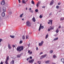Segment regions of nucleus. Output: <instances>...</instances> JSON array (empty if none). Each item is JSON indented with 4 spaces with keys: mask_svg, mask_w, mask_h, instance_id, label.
<instances>
[{
    "mask_svg": "<svg viewBox=\"0 0 64 64\" xmlns=\"http://www.w3.org/2000/svg\"><path fill=\"white\" fill-rule=\"evenodd\" d=\"M61 61L62 62H63V63H64V59L62 58L61 59Z\"/></svg>",
    "mask_w": 64,
    "mask_h": 64,
    "instance_id": "nucleus-15",
    "label": "nucleus"
},
{
    "mask_svg": "<svg viewBox=\"0 0 64 64\" xmlns=\"http://www.w3.org/2000/svg\"><path fill=\"white\" fill-rule=\"evenodd\" d=\"M32 52H31L29 54H32Z\"/></svg>",
    "mask_w": 64,
    "mask_h": 64,
    "instance_id": "nucleus-48",
    "label": "nucleus"
},
{
    "mask_svg": "<svg viewBox=\"0 0 64 64\" xmlns=\"http://www.w3.org/2000/svg\"><path fill=\"white\" fill-rule=\"evenodd\" d=\"M15 47V45H12V47H14H14Z\"/></svg>",
    "mask_w": 64,
    "mask_h": 64,
    "instance_id": "nucleus-45",
    "label": "nucleus"
},
{
    "mask_svg": "<svg viewBox=\"0 0 64 64\" xmlns=\"http://www.w3.org/2000/svg\"><path fill=\"white\" fill-rule=\"evenodd\" d=\"M50 61V60H47L45 62V63L46 64H48V63H49Z\"/></svg>",
    "mask_w": 64,
    "mask_h": 64,
    "instance_id": "nucleus-16",
    "label": "nucleus"
},
{
    "mask_svg": "<svg viewBox=\"0 0 64 64\" xmlns=\"http://www.w3.org/2000/svg\"><path fill=\"white\" fill-rule=\"evenodd\" d=\"M0 45H1V44L0 43Z\"/></svg>",
    "mask_w": 64,
    "mask_h": 64,
    "instance_id": "nucleus-64",
    "label": "nucleus"
},
{
    "mask_svg": "<svg viewBox=\"0 0 64 64\" xmlns=\"http://www.w3.org/2000/svg\"><path fill=\"white\" fill-rule=\"evenodd\" d=\"M28 38V36H26V39H27Z\"/></svg>",
    "mask_w": 64,
    "mask_h": 64,
    "instance_id": "nucleus-49",
    "label": "nucleus"
},
{
    "mask_svg": "<svg viewBox=\"0 0 64 64\" xmlns=\"http://www.w3.org/2000/svg\"><path fill=\"white\" fill-rule=\"evenodd\" d=\"M2 41V39L0 38V43H1V42Z\"/></svg>",
    "mask_w": 64,
    "mask_h": 64,
    "instance_id": "nucleus-39",
    "label": "nucleus"
},
{
    "mask_svg": "<svg viewBox=\"0 0 64 64\" xmlns=\"http://www.w3.org/2000/svg\"><path fill=\"white\" fill-rule=\"evenodd\" d=\"M37 62L38 63H41V62L40 61H38Z\"/></svg>",
    "mask_w": 64,
    "mask_h": 64,
    "instance_id": "nucleus-34",
    "label": "nucleus"
},
{
    "mask_svg": "<svg viewBox=\"0 0 64 64\" xmlns=\"http://www.w3.org/2000/svg\"><path fill=\"white\" fill-rule=\"evenodd\" d=\"M10 36L12 38H14V36L10 35Z\"/></svg>",
    "mask_w": 64,
    "mask_h": 64,
    "instance_id": "nucleus-25",
    "label": "nucleus"
},
{
    "mask_svg": "<svg viewBox=\"0 0 64 64\" xmlns=\"http://www.w3.org/2000/svg\"><path fill=\"white\" fill-rule=\"evenodd\" d=\"M54 26H52V27H51L50 28V29L51 30H53V29H54Z\"/></svg>",
    "mask_w": 64,
    "mask_h": 64,
    "instance_id": "nucleus-19",
    "label": "nucleus"
},
{
    "mask_svg": "<svg viewBox=\"0 0 64 64\" xmlns=\"http://www.w3.org/2000/svg\"><path fill=\"white\" fill-rule=\"evenodd\" d=\"M58 28H61V26H59L58 27Z\"/></svg>",
    "mask_w": 64,
    "mask_h": 64,
    "instance_id": "nucleus-51",
    "label": "nucleus"
},
{
    "mask_svg": "<svg viewBox=\"0 0 64 64\" xmlns=\"http://www.w3.org/2000/svg\"><path fill=\"white\" fill-rule=\"evenodd\" d=\"M60 4H60V3H58V5H60Z\"/></svg>",
    "mask_w": 64,
    "mask_h": 64,
    "instance_id": "nucleus-53",
    "label": "nucleus"
},
{
    "mask_svg": "<svg viewBox=\"0 0 64 64\" xmlns=\"http://www.w3.org/2000/svg\"><path fill=\"white\" fill-rule=\"evenodd\" d=\"M23 42L22 41V40L21 41H20V44H22V43Z\"/></svg>",
    "mask_w": 64,
    "mask_h": 64,
    "instance_id": "nucleus-29",
    "label": "nucleus"
},
{
    "mask_svg": "<svg viewBox=\"0 0 64 64\" xmlns=\"http://www.w3.org/2000/svg\"><path fill=\"white\" fill-rule=\"evenodd\" d=\"M2 10L3 12H6V8L5 7H3L2 8Z\"/></svg>",
    "mask_w": 64,
    "mask_h": 64,
    "instance_id": "nucleus-8",
    "label": "nucleus"
},
{
    "mask_svg": "<svg viewBox=\"0 0 64 64\" xmlns=\"http://www.w3.org/2000/svg\"><path fill=\"white\" fill-rule=\"evenodd\" d=\"M23 14H20V18H22V16H23Z\"/></svg>",
    "mask_w": 64,
    "mask_h": 64,
    "instance_id": "nucleus-20",
    "label": "nucleus"
},
{
    "mask_svg": "<svg viewBox=\"0 0 64 64\" xmlns=\"http://www.w3.org/2000/svg\"><path fill=\"white\" fill-rule=\"evenodd\" d=\"M22 39L24 40L25 39V36H22Z\"/></svg>",
    "mask_w": 64,
    "mask_h": 64,
    "instance_id": "nucleus-31",
    "label": "nucleus"
},
{
    "mask_svg": "<svg viewBox=\"0 0 64 64\" xmlns=\"http://www.w3.org/2000/svg\"><path fill=\"white\" fill-rule=\"evenodd\" d=\"M48 34H47L46 36V39H47L48 37Z\"/></svg>",
    "mask_w": 64,
    "mask_h": 64,
    "instance_id": "nucleus-24",
    "label": "nucleus"
},
{
    "mask_svg": "<svg viewBox=\"0 0 64 64\" xmlns=\"http://www.w3.org/2000/svg\"><path fill=\"white\" fill-rule=\"evenodd\" d=\"M26 25L27 26H31V24L30 23V22L27 21L26 22Z\"/></svg>",
    "mask_w": 64,
    "mask_h": 64,
    "instance_id": "nucleus-2",
    "label": "nucleus"
},
{
    "mask_svg": "<svg viewBox=\"0 0 64 64\" xmlns=\"http://www.w3.org/2000/svg\"><path fill=\"white\" fill-rule=\"evenodd\" d=\"M24 49L23 46H19L18 47L16 48V50L18 51L21 52L22 50H23Z\"/></svg>",
    "mask_w": 64,
    "mask_h": 64,
    "instance_id": "nucleus-1",
    "label": "nucleus"
},
{
    "mask_svg": "<svg viewBox=\"0 0 64 64\" xmlns=\"http://www.w3.org/2000/svg\"><path fill=\"white\" fill-rule=\"evenodd\" d=\"M8 48L9 49H11L12 48L10 46V44H8Z\"/></svg>",
    "mask_w": 64,
    "mask_h": 64,
    "instance_id": "nucleus-11",
    "label": "nucleus"
},
{
    "mask_svg": "<svg viewBox=\"0 0 64 64\" xmlns=\"http://www.w3.org/2000/svg\"><path fill=\"white\" fill-rule=\"evenodd\" d=\"M44 28V26H42V24H41L39 27V28L38 29V31H40V30H41V28L42 29H43Z\"/></svg>",
    "mask_w": 64,
    "mask_h": 64,
    "instance_id": "nucleus-3",
    "label": "nucleus"
},
{
    "mask_svg": "<svg viewBox=\"0 0 64 64\" xmlns=\"http://www.w3.org/2000/svg\"><path fill=\"white\" fill-rule=\"evenodd\" d=\"M9 14H12V12H9Z\"/></svg>",
    "mask_w": 64,
    "mask_h": 64,
    "instance_id": "nucleus-38",
    "label": "nucleus"
},
{
    "mask_svg": "<svg viewBox=\"0 0 64 64\" xmlns=\"http://www.w3.org/2000/svg\"><path fill=\"white\" fill-rule=\"evenodd\" d=\"M30 45L29 44H28V46L29 47Z\"/></svg>",
    "mask_w": 64,
    "mask_h": 64,
    "instance_id": "nucleus-58",
    "label": "nucleus"
},
{
    "mask_svg": "<svg viewBox=\"0 0 64 64\" xmlns=\"http://www.w3.org/2000/svg\"><path fill=\"white\" fill-rule=\"evenodd\" d=\"M35 11L36 12H38V9H36L35 10Z\"/></svg>",
    "mask_w": 64,
    "mask_h": 64,
    "instance_id": "nucleus-27",
    "label": "nucleus"
},
{
    "mask_svg": "<svg viewBox=\"0 0 64 64\" xmlns=\"http://www.w3.org/2000/svg\"><path fill=\"white\" fill-rule=\"evenodd\" d=\"M40 18H42V16L41 15H40Z\"/></svg>",
    "mask_w": 64,
    "mask_h": 64,
    "instance_id": "nucleus-33",
    "label": "nucleus"
},
{
    "mask_svg": "<svg viewBox=\"0 0 64 64\" xmlns=\"http://www.w3.org/2000/svg\"><path fill=\"white\" fill-rule=\"evenodd\" d=\"M54 3V0H52L50 2V5H53V4Z\"/></svg>",
    "mask_w": 64,
    "mask_h": 64,
    "instance_id": "nucleus-7",
    "label": "nucleus"
},
{
    "mask_svg": "<svg viewBox=\"0 0 64 64\" xmlns=\"http://www.w3.org/2000/svg\"><path fill=\"white\" fill-rule=\"evenodd\" d=\"M42 58H42V57H41V58H40V59H42Z\"/></svg>",
    "mask_w": 64,
    "mask_h": 64,
    "instance_id": "nucleus-56",
    "label": "nucleus"
},
{
    "mask_svg": "<svg viewBox=\"0 0 64 64\" xmlns=\"http://www.w3.org/2000/svg\"><path fill=\"white\" fill-rule=\"evenodd\" d=\"M46 56H47V54H45L44 55V56H41V57H42V58H45V57H46Z\"/></svg>",
    "mask_w": 64,
    "mask_h": 64,
    "instance_id": "nucleus-10",
    "label": "nucleus"
},
{
    "mask_svg": "<svg viewBox=\"0 0 64 64\" xmlns=\"http://www.w3.org/2000/svg\"><path fill=\"white\" fill-rule=\"evenodd\" d=\"M32 20L33 22H35L36 21V20L35 19V18L34 17L32 18Z\"/></svg>",
    "mask_w": 64,
    "mask_h": 64,
    "instance_id": "nucleus-14",
    "label": "nucleus"
},
{
    "mask_svg": "<svg viewBox=\"0 0 64 64\" xmlns=\"http://www.w3.org/2000/svg\"><path fill=\"white\" fill-rule=\"evenodd\" d=\"M34 59H32L30 60H29L28 62L30 63H33V62H34Z\"/></svg>",
    "mask_w": 64,
    "mask_h": 64,
    "instance_id": "nucleus-6",
    "label": "nucleus"
},
{
    "mask_svg": "<svg viewBox=\"0 0 64 64\" xmlns=\"http://www.w3.org/2000/svg\"><path fill=\"white\" fill-rule=\"evenodd\" d=\"M34 64H36V63H34Z\"/></svg>",
    "mask_w": 64,
    "mask_h": 64,
    "instance_id": "nucleus-63",
    "label": "nucleus"
},
{
    "mask_svg": "<svg viewBox=\"0 0 64 64\" xmlns=\"http://www.w3.org/2000/svg\"><path fill=\"white\" fill-rule=\"evenodd\" d=\"M53 51L52 50H51L50 51V53H51V54H52V53H53Z\"/></svg>",
    "mask_w": 64,
    "mask_h": 64,
    "instance_id": "nucleus-28",
    "label": "nucleus"
},
{
    "mask_svg": "<svg viewBox=\"0 0 64 64\" xmlns=\"http://www.w3.org/2000/svg\"><path fill=\"white\" fill-rule=\"evenodd\" d=\"M1 5H4L5 4V1L4 0H2L1 3Z\"/></svg>",
    "mask_w": 64,
    "mask_h": 64,
    "instance_id": "nucleus-9",
    "label": "nucleus"
},
{
    "mask_svg": "<svg viewBox=\"0 0 64 64\" xmlns=\"http://www.w3.org/2000/svg\"><path fill=\"white\" fill-rule=\"evenodd\" d=\"M29 58H27L26 59V60L27 61H28V60H29Z\"/></svg>",
    "mask_w": 64,
    "mask_h": 64,
    "instance_id": "nucleus-47",
    "label": "nucleus"
},
{
    "mask_svg": "<svg viewBox=\"0 0 64 64\" xmlns=\"http://www.w3.org/2000/svg\"><path fill=\"white\" fill-rule=\"evenodd\" d=\"M2 17H4V16H5V13H4V12H3L2 13Z\"/></svg>",
    "mask_w": 64,
    "mask_h": 64,
    "instance_id": "nucleus-12",
    "label": "nucleus"
},
{
    "mask_svg": "<svg viewBox=\"0 0 64 64\" xmlns=\"http://www.w3.org/2000/svg\"><path fill=\"white\" fill-rule=\"evenodd\" d=\"M58 38L57 37L56 38H54V41H56V40H58Z\"/></svg>",
    "mask_w": 64,
    "mask_h": 64,
    "instance_id": "nucleus-18",
    "label": "nucleus"
},
{
    "mask_svg": "<svg viewBox=\"0 0 64 64\" xmlns=\"http://www.w3.org/2000/svg\"><path fill=\"white\" fill-rule=\"evenodd\" d=\"M59 8V6H57L56 7V9H58Z\"/></svg>",
    "mask_w": 64,
    "mask_h": 64,
    "instance_id": "nucleus-30",
    "label": "nucleus"
},
{
    "mask_svg": "<svg viewBox=\"0 0 64 64\" xmlns=\"http://www.w3.org/2000/svg\"><path fill=\"white\" fill-rule=\"evenodd\" d=\"M26 10H27V8H26Z\"/></svg>",
    "mask_w": 64,
    "mask_h": 64,
    "instance_id": "nucleus-60",
    "label": "nucleus"
},
{
    "mask_svg": "<svg viewBox=\"0 0 64 64\" xmlns=\"http://www.w3.org/2000/svg\"><path fill=\"white\" fill-rule=\"evenodd\" d=\"M50 22H48V24H50Z\"/></svg>",
    "mask_w": 64,
    "mask_h": 64,
    "instance_id": "nucleus-55",
    "label": "nucleus"
},
{
    "mask_svg": "<svg viewBox=\"0 0 64 64\" xmlns=\"http://www.w3.org/2000/svg\"><path fill=\"white\" fill-rule=\"evenodd\" d=\"M29 10H31V8H30L29 9Z\"/></svg>",
    "mask_w": 64,
    "mask_h": 64,
    "instance_id": "nucleus-52",
    "label": "nucleus"
},
{
    "mask_svg": "<svg viewBox=\"0 0 64 64\" xmlns=\"http://www.w3.org/2000/svg\"><path fill=\"white\" fill-rule=\"evenodd\" d=\"M18 6H20V4H19Z\"/></svg>",
    "mask_w": 64,
    "mask_h": 64,
    "instance_id": "nucleus-62",
    "label": "nucleus"
},
{
    "mask_svg": "<svg viewBox=\"0 0 64 64\" xmlns=\"http://www.w3.org/2000/svg\"><path fill=\"white\" fill-rule=\"evenodd\" d=\"M52 64H56L55 63H53Z\"/></svg>",
    "mask_w": 64,
    "mask_h": 64,
    "instance_id": "nucleus-61",
    "label": "nucleus"
},
{
    "mask_svg": "<svg viewBox=\"0 0 64 64\" xmlns=\"http://www.w3.org/2000/svg\"><path fill=\"white\" fill-rule=\"evenodd\" d=\"M59 31L58 30V28H57L56 30V32L57 33H58Z\"/></svg>",
    "mask_w": 64,
    "mask_h": 64,
    "instance_id": "nucleus-17",
    "label": "nucleus"
},
{
    "mask_svg": "<svg viewBox=\"0 0 64 64\" xmlns=\"http://www.w3.org/2000/svg\"><path fill=\"white\" fill-rule=\"evenodd\" d=\"M43 8H45V6H44L42 7Z\"/></svg>",
    "mask_w": 64,
    "mask_h": 64,
    "instance_id": "nucleus-50",
    "label": "nucleus"
},
{
    "mask_svg": "<svg viewBox=\"0 0 64 64\" xmlns=\"http://www.w3.org/2000/svg\"><path fill=\"white\" fill-rule=\"evenodd\" d=\"M56 36V34H55L54 35V36Z\"/></svg>",
    "mask_w": 64,
    "mask_h": 64,
    "instance_id": "nucleus-57",
    "label": "nucleus"
},
{
    "mask_svg": "<svg viewBox=\"0 0 64 64\" xmlns=\"http://www.w3.org/2000/svg\"><path fill=\"white\" fill-rule=\"evenodd\" d=\"M43 54V52H42L40 53V55H41V54Z\"/></svg>",
    "mask_w": 64,
    "mask_h": 64,
    "instance_id": "nucleus-42",
    "label": "nucleus"
},
{
    "mask_svg": "<svg viewBox=\"0 0 64 64\" xmlns=\"http://www.w3.org/2000/svg\"><path fill=\"white\" fill-rule=\"evenodd\" d=\"M17 57H21V54H18L17 56Z\"/></svg>",
    "mask_w": 64,
    "mask_h": 64,
    "instance_id": "nucleus-21",
    "label": "nucleus"
},
{
    "mask_svg": "<svg viewBox=\"0 0 64 64\" xmlns=\"http://www.w3.org/2000/svg\"><path fill=\"white\" fill-rule=\"evenodd\" d=\"M54 58H56V56H55V55H54L53 56Z\"/></svg>",
    "mask_w": 64,
    "mask_h": 64,
    "instance_id": "nucleus-37",
    "label": "nucleus"
},
{
    "mask_svg": "<svg viewBox=\"0 0 64 64\" xmlns=\"http://www.w3.org/2000/svg\"><path fill=\"white\" fill-rule=\"evenodd\" d=\"M30 59H32V56H30Z\"/></svg>",
    "mask_w": 64,
    "mask_h": 64,
    "instance_id": "nucleus-43",
    "label": "nucleus"
},
{
    "mask_svg": "<svg viewBox=\"0 0 64 64\" xmlns=\"http://www.w3.org/2000/svg\"><path fill=\"white\" fill-rule=\"evenodd\" d=\"M22 3L26 4H27V3H26V2H27L28 1V0H22Z\"/></svg>",
    "mask_w": 64,
    "mask_h": 64,
    "instance_id": "nucleus-4",
    "label": "nucleus"
},
{
    "mask_svg": "<svg viewBox=\"0 0 64 64\" xmlns=\"http://www.w3.org/2000/svg\"><path fill=\"white\" fill-rule=\"evenodd\" d=\"M50 24H51V25H52V22H50Z\"/></svg>",
    "mask_w": 64,
    "mask_h": 64,
    "instance_id": "nucleus-54",
    "label": "nucleus"
},
{
    "mask_svg": "<svg viewBox=\"0 0 64 64\" xmlns=\"http://www.w3.org/2000/svg\"><path fill=\"white\" fill-rule=\"evenodd\" d=\"M64 20V18H60V20Z\"/></svg>",
    "mask_w": 64,
    "mask_h": 64,
    "instance_id": "nucleus-23",
    "label": "nucleus"
},
{
    "mask_svg": "<svg viewBox=\"0 0 64 64\" xmlns=\"http://www.w3.org/2000/svg\"><path fill=\"white\" fill-rule=\"evenodd\" d=\"M51 30V28H48V31H50Z\"/></svg>",
    "mask_w": 64,
    "mask_h": 64,
    "instance_id": "nucleus-32",
    "label": "nucleus"
},
{
    "mask_svg": "<svg viewBox=\"0 0 64 64\" xmlns=\"http://www.w3.org/2000/svg\"><path fill=\"white\" fill-rule=\"evenodd\" d=\"M39 3H40L39 2H38V3L36 4V6L37 7H38V6H39Z\"/></svg>",
    "mask_w": 64,
    "mask_h": 64,
    "instance_id": "nucleus-22",
    "label": "nucleus"
},
{
    "mask_svg": "<svg viewBox=\"0 0 64 64\" xmlns=\"http://www.w3.org/2000/svg\"><path fill=\"white\" fill-rule=\"evenodd\" d=\"M30 12H31V13H33V11L32 10L30 11Z\"/></svg>",
    "mask_w": 64,
    "mask_h": 64,
    "instance_id": "nucleus-36",
    "label": "nucleus"
},
{
    "mask_svg": "<svg viewBox=\"0 0 64 64\" xmlns=\"http://www.w3.org/2000/svg\"><path fill=\"white\" fill-rule=\"evenodd\" d=\"M22 20H24V18H22Z\"/></svg>",
    "mask_w": 64,
    "mask_h": 64,
    "instance_id": "nucleus-59",
    "label": "nucleus"
},
{
    "mask_svg": "<svg viewBox=\"0 0 64 64\" xmlns=\"http://www.w3.org/2000/svg\"><path fill=\"white\" fill-rule=\"evenodd\" d=\"M43 43H44V42L42 41L40 43H39L38 44L39 46H42Z\"/></svg>",
    "mask_w": 64,
    "mask_h": 64,
    "instance_id": "nucleus-5",
    "label": "nucleus"
},
{
    "mask_svg": "<svg viewBox=\"0 0 64 64\" xmlns=\"http://www.w3.org/2000/svg\"><path fill=\"white\" fill-rule=\"evenodd\" d=\"M30 50H29L28 51V53L29 54L30 53Z\"/></svg>",
    "mask_w": 64,
    "mask_h": 64,
    "instance_id": "nucleus-40",
    "label": "nucleus"
},
{
    "mask_svg": "<svg viewBox=\"0 0 64 64\" xmlns=\"http://www.w3.org/2000/svg\"><path fill=\"white\" fill-rule=\"evenodd\" d=\"M3 64V62H1L0 64Z\"/></svg>",
    "mask_w": 64,
    "mask_h": 64,
    "instance_id": "nucleus-41",
    "label": "nucleus"
},
{
    "mask_svg": "<svg viewBox=\"0 0 64 64\" xmlns=\"http://www.w3.org/2000/svg\"><path fill=\"white\" fill-rule=\"evenodd\" d=\"M19 3H20V2H21V1H20V0H18Z\"/></svg>",
    "mask_w": 64,
    "mask_h": 64,
    "instance_id": "nucleus-44",
    "label": "nucleus"
},
{
    "mask_svg": "<svg viewBox=\"0 0 64 64\" xmlns=\"http://www.w3.org/2000/svg\"><path fill=\"white\" fill-rule=\"evenodd\" d=\"M10 64H14V60H12V62H10Z\"/></svg>",
    "mask_w": 64,
    "mask_h": 64,
    "instance_id": "nucleus-13",
    "label": "nucleus"
},
{
    "mask_svg": "<svg viewBox=\"0 0 64 64\" xmlns=\"http://www.w3.org/2000/svg\"><path fill=\"white\" fill-rule=\"evenodd\" d=\"M33 4H35V3L34 2V1L33 0H32V2H31Z\"/></svg>",
    "mask_w": 64,
    "mask_h": 64,
    "instance_id": "nucleus-26",
    "label": "nucleus"
},
{
    "mask_svg": "<svg viewBox=\"0 0 64 64\" xmlns=\"http://www.w3.org/2000/svg\"><path fill=\"white\" fill-rule=\"evenodd\" d=\"M36 50H38V47H36Z\"/></svg>",
    "mask_w": 64,
    "mask_h": 64,
    "instance_id": "nucleus-46",
    "label": "nucleus"
},
{
    "mask_svg": "<svg viewBox=\"0 0 64 64\" xmlns=\"http://www.w3.org/2000/svg\"><path fill=\"white\" fill-rule=\"evenodd\" d=\"M52 20H49V21H50V22H52Z\"/></svg>",
    "mask_w": 64,
    "mask_h": 64,
    "instance_id": "nucleus-35",
    "label": "nucleus"
}]
</instances>
